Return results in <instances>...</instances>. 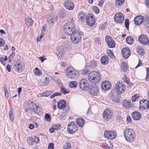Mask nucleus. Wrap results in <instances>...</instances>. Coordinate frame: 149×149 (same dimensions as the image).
<instances>
[{"label": "nucleus", "mask_w": 149, "mask_h": 149, "mask_svg": "<svg viewBox=\"0 0 149 149\" xmlns=\"http://www.w3.org/2000/svg\"><path fill=\"white\" fill-rule=\"evenodd\" d=\"M88 78L89 81L93 83H98L101 79L100 74L97 71L91 72L88 74Z\"/></svg>", "instance_id": "f257e3e1"}, {"label": "nucleus", "mask_w": 149, "mask_h": 149, "mask_svg": "<svg viewBox=\"0 0 149 149\" xmlns=\"http://www.w3.org/2000/svg\"><path fill=\"white\" fill-rule=\"evenodd\" d=\"M124 135L126 141L133 142L135 138V132L132 129H127L124 132Z\"/></svg>", "instance_id": "f03ea898"}, {"label": "nucleus", "mask_w": 149, "mask_h": 149, "mask_svg": "<svg viewBox=\"0 0 149 149\" xmlns=\"http://www.w3.org/2000/svg\"><path fill=\"white\" fill-rule=\"evenodd\" d=\"M70 35L71 41L74 44L78 43L81 39V34L80 32L77 30H75Z\"/></svg>", "instance_id": "7ed1b4c3"}, {"label": "nucleus", "mask_w": 149, "mask_h": 149, "mask_svg": "<svg viewBox=\"0 0 149 149\" xmlns=\"http://www.w3.org/2000/svg\"><path fill=\"white\" fill-rule=\"evenodd\" d=\"M75 26L73 24L68 22L65 24L64 26V30L65 33L67 35L70 36L71 33L75 30Z\"/></svg>", "instance_id": "20e7f679"}, {"label": "nucleus", "mask_w": 149, "mask_h": 149, "mask_svg": "<svg viewBox=\"0 0 149 149\" xmlns=\"http://www.w3.org/2000/svg\"><path fill=\"white\" fill-rule=\"evenodd\" d=\"M66 72L67 76L69 78L74 79L77 77V75L78 72L72 67H68L66 69Z\"/></svg>", "instance_id": "39448f33"}, {"label": "nucleus", "mask_w": 149, "mask_h": 149, "mask_svg": "<svg viewBox=\"0 0 149 149\" xmlns=\"http://www.w3.org/2000/svg\"><path fill=\"white\" fill-rule=\"evenodd\" d=\"M13 67L16 71L18 72H20L24 69V65L22 62L17 61L14 63Z\"/></svg>", "instance_id": "423d86ee"}, {"label": "nucleus", "mask_w": 149, "mask_h": 149, "mask_svg": "<svg viewBox=\"0 0 149 149\" xmlns=\"http://www.w3.org/2000/svg\"><path fill=\"white\" fill-rule=\"evenodd\" d=\"M78 130L77 127L75 124V122H70L67 126L68 132L70 134H72L76 132Z\"/></svg>", "instance_id": "0eeeda50"}, {"label": "nucleus", "mask_w": 149, "mask_h": 149, "mask_svg": "<svg viewBox=\"0 0 149 149\" xmlns=\"http://www.w3.org/2000/svg\"><path fill=\"white\" fill-rule=\"evenodd\" d=\"M115 91L118 94L121 95L124 92L125 87L122 83H117L115 85Z\"/></svg>", "instance_id": "6e6552de"}, {"label": "nucleus", "mask_w": 149, "mask_h": 149, "mask_svg": "<svg viewBox=\"0 0 149 149\" xmlns=\"http://www.w3.org/2000/svg\"><path fill=\"white\" fill-rule=\"evenodd\" d=\"M99 88L97 85L93 84L90 86L88 91L89 94L91 95L95 96L99 93Z\"/></svg>", "instance_id": "1a4fd4ad"}, {"label": "nucleus", "mask_w": 149, "mask_h": 149, "mask_svg": "<svg viewBox=\"0 0 149 149\" xmlns=\"http://www.w3.org/2000/svg\"><path fill=\"white\" fill-rule=\"evenodd\" d=\"M112 115V111L110 109H105L103 113V117L106 121L109 120L113 117Z\"/></svg>", "instance_id": "9d476101"}, {"label": "nucleus", "mask_w": 149, "mask_h": 149, "mask_svg": "<svg viewBox=\"0 0 149 149\" xmlns=\"http://www.w3.org/2000/svg\"><path fill=\"white\" fill-rule=\"evenodd\" d=\"M79 86L81 89L86 91L88 90L90 85L86 79H83L80 81Z\"/></svg>", "instance_id": "9b49d317"}, {"label": "nucleus", "mask_w": 149, "mask_h": 149, "mask_svg": "<svg viewBox=\"0 0 149 149\" xmlns=\"http://www.w3.org/2000/svg\"><path fill=\"white\" fill-rule=\"evenodd\" d=\"M104 136L108 139H113L116 138V135L114 131L106 130L104 132Z\"/></svg>", "instance_id": "f8f14e48"}, {"label": "nucleus", "mask_w": 149, "mask_h": 149, "mask_svg": "<svg viewBox=\"0 0 149 149\" xmlns=\"http://www.w3.org/2000/svg\"><path fill=\"white\" fill-rule=\"evenodd\" d=\"M139 108L143 110L148 109H149V100H142L139 102Z\"/></svg>", "instance_id": "ddd939ff"}, {"label": "nucleus", "mask_w": 149, "mask_h": 149, "mask_svg": "<svg viewBox=\"0 0 149 149\" xmlns=\"http://www.w3.org/2000/svg\"><path fill=\"white\" fill-rule=\"evenodd\" d=\"M86 22L88 25L92 26L95 24V18L91 14H89L86 16Z\"/></svg>", "instance_id": "4468645a"}, {"label": "nucleus", "mask_w": 149, "mask_h": 149, "mask_svg": "<svg viewBox=\"0 0 149 149\" xmlns=\"http://www.w3.org/2000/svg\"><path fill=\"white\" fill-rule=\"evenodd\" d=\"M97 61L93 60L90 61L89 63H87L85 67L86 69L89 70H92L97 67Z\"/></svg>", "instance_id": "2eb2a0df"}, {"label": "nucleus", "mask_w": 149, "mask_h": 149, "mask_svg": "<svg viewBox=\"0 0 149 149\" xmlns=\"http://www.w3.org/2000/svg\"><path fill=\"white\" fill-rule=\"evenodd\" d=\"M115 21L118 23H122L124 20L123 15L121 13H119L115 14L114 16Z\"/></svg>", "instance_id": "dca6fc26"}, {"label": "nucleus", "mask_w": 149, "mask_h": 149, "mask_svg": "<svg viewBox=\"0 0 149 149\" xmlns=\"http://www.w3.org/2000/svg\"><path fill=\"white\" fill-rule=\"evenodd\" d=\"M105 41L108 47L110 48H113L115 47L114 41L112 38L109 36H107L105 38Z\"/></svg>", "instance_id": "f3484780"}, {"label": "nucleus", "mask_w": 149, "mask_h": 149, "mask_svg": "<svg viewBox=\"0 0 149 149\" xmlns=\"http://www.w3.org/2000/svg\"><path fill=\"white\" fill-rule=\"evenodd\" d=\"M148 39L147 36L144 34L140 35L138 38V41L142 44L146 45L148 43Z\"/></svg>", "instance_id": "a211bd4d"}, {"label": "nucleus", "mask_w": 149, "mask_h": 149, "mask_svg": "<svg viewBox=\"0 0 149 149\" xmlns=\"http://www.w3.org/2000/svg\"><path fill=\"white\" fill-rule=\"evenodd\" d=\"M30 105L31 107L29 108L30 111L38 114L39 113L40 108L36 106L34 102H31Z\"/></svg>", "instance_id": "6ab92c4d"}, {"label": "nucleus", "mask_w": 149, "mask_h": 149, "mask_svg": "<svg viewBox=\"0 0 149 149\" xmlns=\"http://www.w3.org/2000/svg\"><path fill=\"white\" fill-rule=\"evenodd\" d=\"M64 5L66 8L69 10H72L74 7L73 2L70 0H66L64 1Z\"/></svg>", "instance_id": "aec40b11"}, {"label": "nucleus", "mask_w": 149, "mask_h": 149, "mask_svg": "<svg viewBox=\"0 0 149 149\" xmlns=\"http://www.w3.org/2000/svg\"><path fill=\"white\" fill-rule=\"evenodd\" d=\"M111 87L110 82L108 81H106L103 82L101 85V88L104 90L107 91L109 90Z\"/></svg>", "instance_id": "412c9836"}, {"label": "nucleus", "mask_w": 149, "mask_h": 149, "mask_svg": "<svg viewBox=\"0 0 149 149\" xmlns=\"http://www.w3.org/2000/svg\"><path fill=\"white\" fill-rule=\"evenodd\" d=\"M122 54L123 57L127 58L130 56L131 54V52L129 48L125 47L123 48L122 50Z\"/></svg>", "instance_id": "4be33fe9"}, {"label": "nucleus", "mask_w": 149, "mask_h": 149, "mask_svg": "<svg viewBox=\"0 0 149 149\" xmlns=\"http://www.w3.org/2000/svg\"><path fill=\"white\" fill-rule=\"evenodd\" d=\"M57 106L58 109H59L67 108V106H66V102L65 101L63 100H61L58 102Z\"/></svg>", "instance_id": "5701e85b"}, {"label": "nucleus", "mask_w": 149, "mask_h": 149, "mask_svg": "<svg viewBox=\"0 0 149 149\" xmlns=\"http://www.w3.org/2000/svg\"><path fill=\"white\" fill-rule=\"evenodd\" d=\"M132 117L133 119L136 120H138L141 118L140 113L136 111H134L132 113Z\"/></svg>", "instance_id": "b1692460"}, {"label": "nucleus", "mask_w": 149, "mask_h": 149, "mask_svg": "<svg viewBox=\"0 0 149 149\" xmlns=\"http://www.w3.org/2000/svg\"><path fill=\"white\" fill-rule=\"evenodd\" d=\"M86 13L83 12H80L78 14V18L82 22H84L86 19Z\"/></svg>", "instance_id": "393cba45"}, {"label": "nucleus", "mask_w": 149, "mask_h": 149, "mask_svg": "<svg viewBox=\"0 0 149 149\" xmlns=\"http://www.w3.org/2000/svg\"><path fill=\"white\" fill-rule=\"evenodd\" d=\"M143 21V19L140 16H136L134 19L135 24L138 25L141 24Z\"/></svg>", "instance_id": "a878e982"}, {"label": "nucleus", "mask_w": 149, "mask_h": 149, "mask_svg": "<svg viewBox=\"0 0 149 149\" xmlns=\"http://www.w3.org/2000/svg\"><path fill=\"white\" fill-rule=\"evenodd\" d=\"M100 61L103 65L107 64L109 62L108 57L106 55L102 57L100 59Z\"/></svg>", "instance_id": "bb28decb"}, {"label": "nucleus", "mask_w": 149, "mask_h": 149, "mask_svg": "<svg viewBox=\"0 0 149 149\" xmlns=\"http://www.w3.org/2000/svg\"><path fill=\"white\" fill-rule=\"evenodd\" d=\"M76 122L79 127H82L85 121L82 118H79L76 119Z\"/></svg>", "instance_id": "cd10ccee"}, {"label": "nucleus", "mask_w": 149, "mask_h": 149, "mask_svg": "<svg viewBox=\"0 0 149 149\" xmlns=\"http://www.w3.org/2000/svg\"><path fill=\"white\" fill-rule=\"evenodd\" d=\"M126 42L130 45H132L134 42V40L132 36H128L126 38Z\"/></svg>", "instance_id": "c85d7f7f"}, {"label": "nucleus", "mask_w": 149, "mask_h": 149, "mask_svg": "<svg viewBox=\"0 0 149 149\" xmlns=\"http://www.w3.org/2000/svg\"><path fill=\"white\" fill-rule=\"evenodd\" d=\"M25 23L27 26H30L33 23V20L30 17H27L25 19Z\"/></svg>", "instance_id": "c756f323"}, {"label": "nucleus", "mask_w": 149, "mask_h": 149, "mask_svg": "<svg viewBox=\"0 0 149 149\" xmlns=\"http://www.w3.org/2000/svg\"><path fill=\"white\" fill-rule=\"evenodd\" d=\"M125 0H116V6L117 7L121 6L124 3Z\"/></svg>", "instance_id": "7c9ffc66"}, {"label": "nucleus", "mask_w": 149, "mask_h": 149, "mask_svg": "<svg viewBox=\"0 0 149 149\" xmlns=\"http://www.w3.org/2000/svg\"><path fill=\"white\" fill-rule=\"evenodd\" d=\"M27 142L30 146H33L34 144L33 138L31 137H28L27 138Z\"/></svg>", "instance_id": "2f4dec72"}, {"label": "nucleus", "mask_w": 149, "mask_h": 149, "mask_svg": "<svg viewBox=\"0 0 149 149\" xmlns=\"http://www.w3.org/2000/svg\"><path fill=\"white\" fill-rule=\"evenodd\" d=\"M143 24L146 27L149 28V17H147L144 20Z\"/></svg>", "instance_id": "473e14b6"}, {"label": "nucleus", "mask_w": 149, "mask_h": 149, "mask_svg": "<svg viewBox=\"0 0 149 149\" xmlns=\"http://www.w3.org/2000/svg\"><path fill=\"white\" fill-rule=\"evenodd\" d=\"M136 51L139 55L143 56L144 54V52L143 51V49L139 46H138L137 47Z\"/></svg>", "instance_id": "72a5a7b5"}, {"label": "nucleus", "mask_w": 149, "mask_h": 149, "mask_svg": "<svg viewBox=\"0 0 149 149\" xmlns=\"http://www.w3.org/2000/svg\"><path fill=\"white\" fill-rule=\"evenodd\" d=\"M77 83L76 81H71L69 83V86L71 88H75L77 87Z\"/></svg>", "instance_id": "f704fd0d"}, {"label": "nucleus", "mask_w": 149, "mask_h": 149, "mask_svg": "<svg viewBox=\"0 0 149 149\" xmlns=\"http://www.w3.org/2000/svg\"><path fill=\"white\" fill-rule=\"evenodd\" d=\"M59 15L61 18L64 17L66 15L65 10L63 9L60 10L59 12Z\"/></svg>", "instance_id": "c9c22d12"}, {"label": "nucleus", "mask_w": 149, "mask_h": 149, "mask_svg": "<svg viewBox=\"0 0 149 149\" xmlns=\"http://www.w3.org/2000/svg\"><path fill=\"white\" fill-rule=\"evenodd\" d=\"M121 68L124 72L126 71L128 69L127 64L125 62H123L121 64Z\"/></svg>", "instance_id": "e433bc0d"}, {"label": "nucleus", "mask_w": 149, "mask_h": 149, "mask_svg": "<svg viewBox=\"0 0 149 149\" xmlns=\"http://www.w3.org/2000/svg\"><path fill=\"white\" fill-rule=\"evenodd\" d=\"M140 94H135L134 95L132 96L131 98V100L133 102H136L138 100V99L140 97Z\"/></svg>", "instance_id": "4c0bfd02"}, {"label": "nucleus", "mask_w": 149, "mask_h": 149, "mask_svg": "<svg viewBox=\"0 0 149 149\" xmlns=\"http://www.w3.org/2000/svg\"><path fill=\"white\" fill-rule=\"evenodd\" d=\"M130 102L126 100H124L123 102V106L126 108H128L130 107Z\"/></svg>", "instance_id": "58836bf2"}, {"label": "nucleus", "mask_w": 149, "mask_h": 149, "mask_svg": "<svg viewBox=\"0 0 149 149\" xmlns=\"http://www.w3.org/2000/svg\"><path fill=\"white\" fill-rule=\"evenodd\" d=\"M107 52L108 55L110 56L111 58H113L115 56L113 53L111 51L108 49L107 50Z\"/></svg>", "instance_id": "ea45409f"}, {"label": "nucleus", "mask_w": 149, "mask_h": 149, "mask_svg": "<svg viewBox=\"0 0 149 149\" xmlns=\"http://www.w3.org/2000/svg\"><path fill=\"white\" fill-rule=\"evenodd\" d=\"M34 73L40 76L42 75V72L40 71L37 68H36L34 70Z\"/></svg>", "instance_id": "a19ab883"}, {"label": "nucleus", "mask_w": 149, "mask_h": 149, "mask_svg": "<svg viewBox=\"0 0 149 149\" xmlns=\"http://www.w3.org/2000/svg\"><path fill=\"white\" fill-rule=\"evenodd\" d=\"M52 93L50 91H47L41 94L42 96L48 97L51 95Z\"/></svg>", "instance_id": "79ce46f5"}, {"label": "nucleus", "mask_w": 149, "mask_h": 149, "mask_svg": "<svg viewBox=\"0 0 149 149\" xmlns=\"http://www.w3.org/2000/svg\"><path fill=\"white\" fill-rule=\"evenodd\" d=\"M92 10L96 14H98L100 12L99 9L98 8L97 6H93L92 8Z\"/></svg>", "instance_id": "37998d69"}, {"label": "nucleus", "mask_w": 149, "mask_h": 149, "mask_svg": "<svg viewBox=\"0 0 149 149\" xmlns=\"http://www.w3.org/2000/svg\"><path fill=\"white\" fill-rule=\"evenodd\" d=\"M54 21V18L53 17H48L47 19V21L49 24L53 23Z\"/></svg>", "instance_id": "c03bdc74"}, {"label": "nucleus", "mask_w": 149, "mask_h": 149, "mask_svg": "<svg viewBox=\"0 0 149 149\" xmlns=\"http://www.w3.org/2000/svg\"><path fill=\"white\" fill-rule=\"evenodd\" d=\"M70 146L71 144L70 143L66 142L63 146V149H70Z\"/></svg>", "instance_id": "a18cd8bd"}, {"label": "nucleus", "mask_w": 149, "mask_h": 149, "mask_svg": "<svg viewBox=\"0 0 149 149\" xmlns=\"http://www.w3.org/2000/svg\"><path fill=\"white\" fill-rule=\"evenodd\" d=\"M9 114L10 116V120L13 122L14 120V116L12 111H10L9 112Z\"/></svg>", "instance_id": "49530a36"}, {"label": "nucleus", "mask_w": 149, "mask_h": 149, "mask_svg": "<svg viewBox=\"0 0 149 149\" xmlns=\"http://www.w3.org/2000/svg\"><path fill=\"white\" fill-rule=\"evenodd\" d=\"M58 130H60V128H56V127L52 126L49 129V131L51 133H52L54 132L55 130H57L58 131Z\"/></svg>", "instance_id": "de8ad7c7"}, {"label": "nucleus", "mask_w": 149, "mask_h": 149, "mask_svg": "<svg viewBox=\"0 0 149 149\" xmlns=\"http://www.w3.org/2000/svg\"><path fill=\"white\" fill-rule=\"evenodd\" d=\"M45 118L47 121H50L51 119L50 115L49 114L47 113L45 114Z\"/></svg>", "instance_id": "09e8293b"}, {"label": "nucleus", "mask_w": 149, "mask_h": 149, "mask_svg": "<svg viewBox=\"0 0 149 149\" xmlns=\"http://www.w3.org/2000/svg\"><path fill=\"white\" fill-rule=\"evenodd\" d=\"M125 28L128 29L129 26V20L128 19H125Z\"/></svg>", "instance_id": "8fccbe9b"}, {"label": "nucleus", "mask_w": 149, "mask_h": 149, "mask_svg": "<svg viewBox=\"0 0 149 149\" xmlns=\"http://www.w3.org/2000/svg\"><path fill=\"white\" fill-rule=\"evenodd\" d=\"M5 41L2 38H0V47L3 46L5 44Z\"/></svg>", "instance_id": "3c124183"}, {"label": "nucleus", "mask_w": 149, "mask_h": 149, "mask_svg": "<svg viewBox=\"0 0 149 149\" xmlns=\"http://www.w3.org/2000/svg\"><path fill=\"white\" fill-rule=\"evenodd\" d=\"M34 142L36 143H38L40 141V139L39 137L37 136H34V138H33Z\"/></svg>", "instance_id": "603ef678"}, {"label": "nucleus", "mask_w": 149, "mask_h": 149, "mask_svg": "<svg viewBox=\"0 0 149 149\" xmlns=\"http://www.w3.org/2000/svg\"><path fill=\"white\" fill-rule=\"evenodd\" d=\"M61 91L62 93L64 94H66L68 93V92L65 90L64 87H61Z\"/></svg>", "instance_id": "864d4df0"}, {"label": "nucleus", "mask_w": 149, "mask_h": 149, "mask_svg": "<svg viewBox=\"0 0 149 149\" xmlns=\"http://www.w3.org/2000/svg\"><path fill=\"white\" fill-rule=\"evenodd\" d=\"M146 70L147 71V73L146 77L145 79L146 80H147V79L149 78V68H147Z\"/></svg>", "instance_id": "5fc2aeb1"}, {"label": "nucleus", "mask_w": 149, "mask_h": 149, "mask_svg": "<svg viewBox=\"0 0 149 149\" xmlns=\"http://www.w3.org/2000/svg\"><path fill=\"white\" fill-rule=\"evenodd\" d=\"M48 149H54V144L52 143H50L49 144L48 146Z\"/></svg>", "instance_id": "6e6d98bb"}, {"label": "nucleus", "mask_w": 149, "mask_h": 149, "mask_svg": "<svg viewBox=\"0 0 149 149\" xmlns=\"http://www.w3.org/2000/svg\"><path fill=\"white\" fill-rule=\"evenodd\" d=\"M15 53L14 52H13L11 53V54L9 56V59H10L11 58V59H13V58L15 56Z\"/></svg>", "instance_id": "4d7b16f0"}, {"label": "nucleus", "mask_w": 149, "mask_h": 149, "mask_svg": "<svg viewBox=\"0 0 149 149\" xmlns=\"http://www.w3.org/2000/svg\"><path fill=\"white\" fill-rule=\"evenodd\" d=\"M49 82V79L47 77H46L45 79V81L44 82L45 85H46L48 84Z\"/></svg>", "instance_id": "13d9d810"}, {"label": "nucleus", "mask_w": 149, "mask_h": 149, "mask_svg": "<svg viewBox=\"0 0 149 149\" xmlns=\"http://www.w3.org/2000/svg\"><path fill=\"white\" fill-rule=\"evenodd\" d=\"M64 108H63V113H65L66 114L68 112V111H69V109L68 107H67V108L66 109H64Z\"/></svg>", "instance_id": "bf43d9fd"}, {"label": "nucleus", "mask_w": 149, "mask_h": 149, "mask_svg": "<svg viewBox=\"0 0 149 149\" xmlns=\"http://www.w3.org/2000/svg\"><path fill=\"white\" fill-rule=\"evenodd\" d=\"M6 69L8 71L10 72L11 71V67L9 65H7L6 66Z\"/></svg>", "instance_id": "052dcab7"}, {"label": "nucleus", "mask_w": 149, "mask_h": 149, "mask_svg": "<svg viewBox=\"0 0 149 149\" xmlns=\"http://www.w3.org/2000/svg\"><path fill=\"white\" fill-rule=\"evenodd\" d=\"M4 92L6 97L7 98H8L9 96L7 90L5 88H4Z\"/></svg>", "instance_id": "680f3d73"}, {"label": "nucleus", "mask_w": 149, "mask_h": 149, "mask_svg": "<svg viewBox=\"0 0 149 149\" xmlns=\"http://www.w3.org/2000/svg\"><path fill=\"white\" fill-rule=\"evenodd\" d=\"M89 70H88V69H84L82 70L81 73L82 74H84L86 73Z\"/></svg>", "instance_id": "e2e57ef3"}, {"label": "nucleus", "mask_w": 149, "mask_h": 149, "mask_svg": "<svg viewBox=\"0 0 149 149\" xmlns=\"http://www.w3.org/2000/svg\"><path fill=\"white\" fill-rule=\"evenodd\" d=\"M113 101L115 103H118L119 102V98L118 97L114 98L113 100Z\"/></svg>", "instance_id": "0e129e2a"}, {"label": "nucleus", "mask_w": 149, "mask_h": 149, "mask_svg": "<svg viewBox=\"0 0 149 149\" xmlns=\"http://www.w3.org/2000/svg\"><path fill=\"white\" fill-rule=\"evenodd\" d=\"M127 122L130 123L131 122V119L130 116H127Z\"/></svg>", "instance_id": "69168bd1"}, {"label": "nucleus", "mask_w": 149, "mask_h": 149, "mask_svg": "<svg viewBox=\"0 0 149 149\" xmlns=\"http://www.w3.org/2000/svg\"><path fill=\"white\" fill-rule=\"evenodd\" d=\"M103 2L104 1L103 0H100L98 3V6L100 7H102L103 4Z\"/></svg>", "instance_id": "338daca9"}, {"label": "nucleus", "mask_w": 149, "mask_h": 149, "mask_svg": "<svg viewBox=\"0 0 149 149\" xmlns=\"http://www.w3.org/2000/svg\"><path fill=\"white\" fill-rule=\"evenodd\" d=\"M145 2L146 7L149 8V0H146Z\"/></svg>", "instance_id": "774afa93"}]
</instances>
